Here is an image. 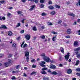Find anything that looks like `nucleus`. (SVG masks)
Segmentation results:
<instances>
[{"label": "nucleus", "instance_id": "20", "mask_svg": "<svg viewBox=\"0 0 80 80\" xmlns=\"http://www.w3.org/2000/svg\"><path fill=\"white\" fill-rule=\"evenodd\" d=\"M39 65H40V66H41L42 67H46V66H45V65L43 64H42V63H39Z\"/></svg>", "mask_w": 80, "mask_h": 80}, {"label": "nucleus", "instance_id": "23", "mask_svg": "<svg viewBox=\"0 0 80 80\" xmlns=\"http://www.w3.org/2000/svg\"><path fill=\"white\" fill-rule=\"evenodd\" d=\"M79 62H80V61L79 60H77L76 61V63L75 65H78L79 64Z\"/></svg>", "mask_w": 80, "mask_h": 80}, {"label": "nucleus", "instance_id": "18", "mask_svg": "<svg viewBox=\"0 0 80 80\" xmlns=\"http://www.w3.org/2000/svg\"><path fill=\"white\" fill-rule=\"evenodd\" d=\"M61 51L62 53H64V49L62 47L60 48Z\"/></svg>", "mask_w": 80, "mask_h": 80}, {"label": "nucleus", "instance_id": "28", "mask_svg": "<svg viewBox=\"0 0 80 80\" xmlns=\"http://www.w3.org/2000/svg\"><path fill=\"white\" fill-rule=\"evenodd\" d=\"M43 80H49V78L48 77H46V78H43Z\"/></svg>", "mask_w": 80, "mask_h": 80}, {"label": "nucleus", "instance_id": "8", "mask_svg": "<svg viewBox=\"0 0 80 80\" xmlns=\"http://www.w3.org/2000/svg\"><path fill=\"white\" fill-rule=\"evenodd\" d=\"M2 28H4L5 29H7V28L6 26L3 25L1 26V27H0V29H2Z\"/></svg>", "mask_w": 80, "mask_h": 80}, {"label": "nucleus", "instance_id": "45", "mask_svg": "<svg viewBox=\"0 0 80 80\" xmlns=\"http://www.w3.org/2000/svg\"><path fill=\"white\" fill-rule=\"evenodd\" d=\"M50 4H52V2L49 1H48V4L50 5Z\"/></svg>", "mask_w": 80, "mask_h": 80}, {"label": "nucleus", "instance_id": "14", "mask_svg": "<svg viewBox=\"0 0 80 80\" xmlns=\"http://www.w3.org/2000/svg\"><path fill=\"white\" fill-rule=\"evenodd\" d=\"M52 75H57L58 74V73L57 72H56V71H54L53 72H52Z\"/></svg>", "mask_w": 80, "mask_h": 80}, {"label": "nucleus", "instance_id": "60", "mask_svg": "<svg viewBox=\"0 0 80 80\" xmlns=\"http://www.w3.org/2000/svg\"><path fill=\"white\" fill-rule=\"evenodd\" d=\"M2 20H5V17H2Z\"/></svg>", "mask_w": 80, "mask_h": 80}, {"label": "nucleus", "instance_id": "3", "mask_svg": "<svg viewBox=\"0 0 80 80\" xmlns=\"http://www.w3.org/2000/svg\"><path fill=\"white\" fill-rule=\"evenodd\" d=\"M70 52H68L67 53V55H65L64 57L65 58V60H66V61H67L68 60L69 58V57L70 56Z\"/></svg>", "mask_w": 80, "mask_h": 80}, {"label": "nucleus", "instance_id": "1", "mask_svg": "<svg viewBox=\"0 0 80 80\" xmlns=\"http://www.w3.org/2000/svg\"><path fill=\"white\" fill-rule=\"evenodd\" d=\"M8 62H5L4 63V66L6 67H8L11 65V64H12L11 63V62H12V60H11L9 59L8 60Z\"/></svg>", "mask_w": 80, "mask_h": 80}, {"label": "nucleus", "instance_id": "24", "mask_svg": "<svg viewBox=\"0 0 80 80\" xmlns=\"http://www.w3.org/2000/svg\"><path fill=\"white\" fill-rule=\"evenodd\" d=\"M59 60H60V61H62V60H63V57L61 56H60L59 58Z\"/></svg>", "mask_w": 80, "mask_h": 80}, {"label": "nucleus", "instance_id": "58", "mask_svg": "<svg viewBox=\"0 0 80 80\" xmlns=\"http://www.w3.org/2000/svg\"><path fill=\"white\" fill-rule=\"evenodd\" d=\"M24 43H25V42H23L22 43V44H21V47H22V46H23V44H24Z\"/></svg>", "mask_w": 80, "mask_h": 80}, {"label": "nucleus", "instance_id": "17", "mask_svg": "<svg viewBox=\"0 0 80 80\" xmlns=\"http://www.w3.org/2000/svg\"><path fill=\"white\" fill-rule=\"evenodd\" d=\"M48 8H49L50 10H52L54 8V7L52 6H50L48 7Z\"/></svg>", "mask_w": 80, "mask_h": 80}, {"label": "nucleus", "instance_id": "29", "mask_svg": "<svg viewBox=\"0 0 80 80\" xmlns=\"http://www.w3.org/2000/svg\"><path fill=\"white\" fill-rule=\"evenodd\" d=\"M40 37L42 39H45V36L44 35H41L40 36Z\"/></svg>", "mask_w": 80, "mask_h": 80}, {"label": "nucleus", "instance_id": "52", "mask_svg": "<svg viewBox=\"0 0 80 80\" xmlns=\"http://www.w3.org/2000/svg\"><path fill=\"white\" fill-rule=\"evenodd\" d=\"M32 68H36L37 67V66L34 65H33L32 66Z\"/></svg>", "mask_w": 80, "mask_h": 80}, {"label": "nucleus", "instance_id": "57", "mask_svg": "<svg viewBox=\"0 0 80 80\" xmlns=\"http://www.w3.org/2000/svg\"><path fill=\"white\" fill-rule=\"evenodd\" d=\"M23 76V77H27V74H26V73H24Z\"/></svg>", "mask_w": 80, "mask_h": 80}, {"label": "nucleus", "instance_id": "33", "mask_svg": "<svg viewBox=\"0 0 80 80\" xmlns=\"http://www.w3.org/2000/svg\"><path fill=\"white\" fill-rule=\"evenodd\" d=\"M11 79L12 80H16L17 78H16L15 76H13L12 77Z\"/></svg>", "mask_w": 80, "mask_h": 80}, {"label": "nucleus", "instance_id": "38", "mask_svg": "<svg viewBox=\"0 0 80 80\" xmlns=\"http://www.w3.org/2000/svg\"><path fill=\"white\" fill-rule=\"evenodd\" d=\"M20 68V65H18L16 66V69H18Z\"/></svg>", "mask_w": 80, "mask_h": 80}, {"label": "nucleus", "instance_id": "12", "mask_svg": "<svg viewBox=\"0 0 80 80\" xmlns=\"http://www.w3.org/2000/svg\"><path fill=\"white\" fill-rule=\"evenodd\" d=\"M28 0V1H31V2L33 1L34 2H35V3H38V0Z\"/></svg>", "mask_w": 80, "mask_h": 80}, {"label": "nucleus", "instance_id": "56", "mask_svg": "<svg viewBox=\"0 0 80 80\" xmlns=\"http://www.w3.org/2000/svg\"><path fill=\"white\" fill-rule=\"evenodd\" d=\"M66 38H70V36H66Z\"/></svg>", "mask_w": 80, "mask_h": 80}, {"label": "nucleus", "instance_id": "42", "mask_svg": "<svg viewBox=\"0 0 80 80\" xmlns=\"http://www.w3.org/2000/svg\"><path fill=\"white\" fill-rule=\"evenodd\" d=\"M27 44H24V45H23L22 46L23 48H25V47H27Z\"/></svg>", "mask_w": 80, "mask_h": 80}, {"label": "nucleus", "instance_id": "43", "mask_svg": "<svg viewBox=\"0 0 80 80\" xmlns=\"http://www.w3.org/2000/svg\"><path fill=\"white\" fill-rule=\"evenodd\" d=\"M31 62H32V63H33V62H35V59H33L32 60Z\"/></svg>", "mask_w": 80, "mask_h": 80}, {"label": "nucleus", "instance_id": "37", "mask_svg": "<svg viewBox=\"0 0 80 80\" xmlns=\"http://www.w3.org/2000/svg\"><path fill=\"white\" fill-rule=\"evenodd\" d=\"M41 15L42 16H45V15H47L44 12L42 13Z\"/></svg>", "mask_w": 80, "mask_h": 80}, {"label": "nucleus", "instance_id": "41", "mask_svg": "<svg viewBox=\"0 0 80 80\" xmlns=\"http://www.w3.org/2000/svg\"><path fill=\"white\" fill-rule=\"evenodd\" d=\"M12 47H16V44L14 43L12 44Z\"/></svg>", "mask_w": 80, "mask_h": 80}, {"label": "nucleus", "instance_id": "61", "mask_svg": "<svg viewBox=\"0 0 80 80\" xmlns=\"http://www.w3.org/2000/svg\"><path fill=\"white\" fill-rule=\"evenodd\" d=\"M62 23V21H59V22H58V24H60V23Z\"/></svg>", "mask_w": 80, "mask_h": 80}, {"label": "nucleus", "instance_id": "47", "mask_svg": "<svg viewBox=\"0 0 80 80\" xmlns=\"http://www.w3.org/2000/svg\"><path fill=\"white\" fill-rule=\"evenodd\" d=\"M24 30H21V31L20 32V33H24Z\"/></svg>", "mask_w": 80, "mask_h": 80}, {"label": "nucleus", "instance_id": "34", "mask_svg": "<svg viewBox=\"0 0 80 80\" xmlns=\"http://www.w3.org/2000/svg\"><path fill=\"white\" fill-rule=\"evenodd\" d=\"M48 25L49 26L52 25H53V23L51 22H48Z\"/></svg>", "mask_w": 80, "mask_h": 80}, {"label": "nucleus", "instance_id": "39", "mask_svg": "<svg viewBox=\"0 0 80 80\" xmlns=\"http://www.w3.org/2000/svg\"><path fill=\"white\" fill-rule=\"evenodd\" d=\"M22 11H18V13L19 14V15H20V14H21V13H22Z\"/></svg>", "mask_w": 80, "mask_h": 80}, {"label": "nucleus", "instance_id": "53", "mask_svg": "<svg viewBox=\"0 0 80 80\" xmlns=\"http://www.w3.org/2000/svg\"><path fill=\"white\" fill-rule=\"evenodd\" d=\"M41 63L42 64H45V62L43 61H41Z\"/></svg>", "mask_w": 80, "mask_h": 80}, {"label": "nucleus", "instance_id": "35", "mask_svg": "<svg viewBox=\"0 0 80 80\" xmlns=\"http://www.w3.org/2000/svg\"><path fill=\"white\" fill-rule=\"evenodd\" d=\"M45 0H40V2L41 3H44V2H45Z\"/></svg>", "mask_w": 80, "mask_h": 80}, {"label": "nucleus", "instance_id": "51", "mask_svg": "<svg viewBox=\"0 0 80 80\" xmlns=\"http://www.w3.org/2000/svg\"><path fill=\"white\" fill-rule=\"evenodd\" d=\"M4 55L3 54H0V58H2V57H3Z\"/></svg>", "mask_w": 80, "mask_h": 80}, {"label": "nucleus", "instance_id": "15", "mask_svg": "<svg viewBox=\"0 0 80 80\" xmlns=\"http://www.w3.org/2000/svg\"><path fill=\"white\" fill-rule=\"evenodd\" d=\"M79 50H80V47L74 49V51L75 52H78V51H79Z\"/></svg>", "mask_w": 80, "mask_h": 80}, {"label": "nucleus", "instance_id": "55", "mask_svg": "<svg viewBox=\"0 0 80 80\" xmlns=\"http://www.w3.org/2000/svg\"><path fill=\"white\" fill-rule=\"evenodd\" d=\"M22 2H23V3L26 2L27 0H21Z\"/></svg>", "mask_w": 80, "mask_h": 80}, {"label": "nucleus", "instance_id": "30", "mask_svg": "<svg viewBox=\"0 0 80 80\" xmlns=\"http://www.w3.org/2000/svg\"><path fill=\"white\" fill-rule=\"evenodd\" d=\"M78 52H74L73 54V55H77V54H78Z\"/></svg>", "mask_w": 80, "mask_h": 80}, {"label": "nucleus", "instance_id": "50", "mask_svg": "<svg viewBox=\"0 0 80 80\" xmlns=\"http://www.w3.org/2000/svg\"><path fill=\"white\" fill-rule=\"evenodd\" d=\"M77 32L78 33V35H80V30L78 31Z\"/></svg>", "mask_w": 80, "mask_h": 80}, {"label": "nucleus", "instance_id": "40", "mask_svg": "<svg viewBox=\"0 0 80 80\" xmlns=\"http://www.w3.org/2000/svg\"><path fill=\"white\" fill-rule=\"evenodd\" d=\"M5 2V1H4V0H2V1H0V3H2V4L3 3Z\"/></svg>", "mask_w": 80, "mask_h": 80}, {"label": "nucleus", "instance_id": "9", "mask_svg": "<svg viewBox=\"0 0 80 80\" xmlns=\"http://www.w3.org/2000/svg\"><path fill=\"white\" fill-rule=\"evenodd\" d=\"M50 68H56V66H55V65H51L50 67Z\"/></svg>", "mask_w": 80, "mask_h": 80}, {"label": "nucleus", "instance_id": "36", "mask_svg": "<svg viewBox=\"0 0 80 80\" xmlns=\"http://www.w3.org/2000/svg\"><path fill=\"white\" fill-rule=\"evenodd\" d=\"M21 25L20 23H18L17 25L16 26V27H20Z\"/></svg>", "mask_w": 80, "mask_h": 80}, {"label": "nucleus", "instance_id": "6", "mask_svg": "<svg viewBox=\"0 0 80 80\" xmlns=\"http://www.w3.org/2000/svg\"><path fill=\"white\" fill-rule=\"evenodd\" d=\"M72 32V30L70 29H68L67 31V33L68 34H70Z\"/></svg>", "mask_w": 80, "mask_h": 80}, {"label": "nucleus", "instance_id": "11", "mask_svg": "<svg viewBox=\"0 0 80 80\" xmlns=\"http://www.w3.org/2000/svg\"><path fill=\"white\" fill-rule=\"evenodd\" d=\"M8 35H9V36H12V35H13L12 32V31L8 32Z\"/></svg>", "mask_w": 80, "mask_h": 80}, {"label": "nucleus", "instance_id": "2", "mask_svg": "<svg viewBox=\"0 0 80 80\" xmlns=\"http://www.w3.org/2000/svg\"><path fill=\"white\" fill-rule=\"evenodd\" d=\"M43 59H44V61L46 62H49L50 60V59L47 56L43 58Z\"/></svg>", "mask_w": 80, "mask_h": 80}, {"label": "nucleus", "instance_id": "4", "mask_svg": "<svg viewBox=\"0 0 80 80\" xmlns=\"http://www.w3.org/2000/svg\"><path fill=\"white\" fill-rule=\"evenodd\" d=\"M30 38V36L28 34H27L25 36V38L27 39V40H29Z\"/></svg>", "mask_w": 80, "mask_h": 80}, {"label": "nucleus", "instance_id": "59", "mask_svg": "<svg viewBox=\"0 0 80 80\" xmlns=\"http://www.w3.org/2000/svg\"><path fill=\"white\" fill-rule=\"evenodd\" d=\"M77 71H78V72H80V68H78L77 69Z\"/></svg>", "mask_w": 80, "mask_h": 80}, {"label": "nucleus", "instance_id": "22", "mask_svg": "<svg viewBox=\"0 0 80 80\" xmlns=\"http://www.w3.org/2000/svg\"><path fill=\"white\" fill-rule=\"evenodd\" d=\"M35 7V6H32L31 7V8L29 9L30 10H33V8H34Z\"/></svg>", "mask_w": 80, "mask_h": 80}, {"label": "nucleus", "instance_id": "16", "mask_svg": "<svg viewBox=\"0 0 80 80\" xmlns=\"http://www.w3.org/2000/svg\"><path fill=\"white\" fill-rule=\"evenodd\" d=\"M25 56V57H28V56H29V52L28 51L26 52Z\"/></svg>", "mask_w": 80, "mask_h": 80}, {"label": "nucleus", "instance_id": "48", "mask_svg": "<svg viewBox=\"0 0 80 80\" xmlns=\"http://www.w3.org/2000/svg\"><path fill=\"white\" fill-rule=\"evenodd\" d=\"M11 15V13L8 12V13L7 16L8 17H10Z\"/></svg>", "mask_w": 80, "mask_h": 80}, {"label": "nucleus", "instance_id": "49", "mask_svg": "<svg viewBox=\"0 0 80 80\" xmlns=\"http://www.w3.org/2000/svg\"><path fill=\"white\" fill-rule=\"evenodd\" d=\"M40 8H43V7H44V5H43V4H42L40 5Z\"/></svg>", "mask_w": 80, "mask_h": 80}, {"label": "nucleus", "instance_id": "63", "mask_svg": "<svg viewBox=\"0 0 80 80\" xmlns=\"http://www.w3.org/2000/svg\"><path fill=\"white\" fill-rule=\"evenodd\" d=\"M77 74L78 76H80V73H77Z\"/></svg>", "mask_w": 80, "mask_h": 80}, {"label": "nucleus", "instance_id": "13", "mask_svg": "<svg viewBox=\"0 0 80 80\" xmlns=\"http://www.w3.org/2000/svg\"><path fill=\"white\" fill-rule=\"evenodd\" d=\"M67 73L68 74H70L72 73V70L71 69H68L67 72Z\"/></svg>", "mask_w": 80, "mask_h": 80}, {"label": "nucleus", "instance_id": "5", "mask_svg": "<svg viewBox=\"0 0 80 80\" xmlns=\"http://www.w3.org/2000/svg\"><path fill=\"white\" fill-rule=\"evenodd\" d=\"M73 45L74 47H77V46L78 45V42L77 41H75L74 42Z\"/></svg>", "mask_w": 80, "mask_h": 80}, {"label": "nucleus", "instance_id": "21", "mask_svg": "<svg viewBox=\"0 0 80 80\" xmlns=\"http://www.w3.org/2000/svg\"><path fill=\"white\" fill-rule=\"evenodd\" d=\"M56 36H54L52 38V40L53 42H55V40H56Z\"/></svg>", "mask_w": 80, "mask_h": 80}, {"label": "nucleus", "instance_id": "26", "mask_svg": "<svg viewBox=\"0 0 80 80\" xmlns=\"http://www.w3.org/2000/svg\"><path fill=\"white\" fill-rule=\"evenodd\" d=\"M55 7H56V8H60V6L57 5H55Z\"/></svg>", "mask_w": 80, "mask_h": 80}, {"label": "nucleus", "instance_id": "44", "mask_svg": "<svg viewBox=\"0 0 80 80\" xmlns=\"http://www.w3.org/2000/svg\"><path fill=\"white\" fill-rule=\"evenodd\" d=\"M52 33L54 34V35H57V34H58V33L57 32H52Z\"/></svg>", "mask_w": 80, "mask_h": 80}, {"label": "nucleus", "instance_id": "27", "mask_svg": "<svg viewBox=\"0 0 80 80\" xmlns=\"http://www.w3.org/2000/svg\"><path fill=\"white\" fill-rule=\"evenodd\" d=\"M78 58H80V53H78L77 55V57Z\"/></svg>", "mask_w": 80, "mask_h": 80}, {"label": "nucleus", "instance_id": "54", "mask_svg": "<svg viewBox=\"0 0 80 80\" xmlns=\"http://www.w3.org/2000/svg\"><path fill=\"white\" fill-rule=\"evenodd\" d=\"M36 72H32L31 74V75H34V74H35L36 73Z\"/></svg>", "mask_w": 80, "mask_h": 80}, {"label": "nucleus", "instance_id": "31", "mask_svg": "<svg viewBox=\"0 0 80 80\" xmlns=\"http://www.w3.org/2000/svg\"><path fill=\"white\" fill-rule=\"evenodd\" d=\"M48 68H44L41 69L42 70L45 71L47 70Z\"/></svg>", "mask_w": 80, "mask_h": 80}, {"label": "nucleus", "instance_id": "64", "mask_svg": "<svg viewBox=\"0 0 80 80\" xmlns=\"http://www.w3.org/2000/svg\"><path fill=\"white\" fill-rule=\"evenodd\" d=\"M77 24V22H74V23L73 24V25H76Z\"/></svg>", "mask_w": 80, "mask_h": 80}, {"label": "nucleus", "instance_id": "46", "mask_svg": "<svg viewBox=\"0 0 80 80\" xmlns=\"http://www.w3.org/2000/svg\"><path fill=\"white\" fill-rule=\"evenodd\" d=\"M29 60V57H27L26 58V60H27V62H28Z\"/></svg>", "mask_w": 80, "mask_h": 80}, {"label": "nucleus", "instance_id": "62", "mask_svg": "<svg viewBox=\"0 0 80 80\" xmlns=\"http://www.w3.org/2000/svg\"><path fill=\"white\" fill-rule=\"evenodd\" d=\"M20 37H19L17 38V40H20Z\"/></svg>", "mask_w": 80, "mask_h": 80}, {"label": "nucleus", "instance_id": "25", "mask_svg": "<svg viewBox=\"0 0 80 80\" xmlns=\"http://www.w3.org/2000/svg\"><path fill=\"white\" fill-rule=\"evenodd\" d=\"M51 15H55V12L54 11H52L51 12Z\"/></svg>", "mask_w": 80, "mask_h": 80}, {"label": "nucleus", "instance_id": "19", "mask_svg": "<svg viewBox=\"0 0 80 80\" xmlns=\"http://www.w3.org/2000/svg\"><path fill=\"white\" fill-rule=\"evenodd\" d=\"M41 56L42 57V58L43 59V58L45 57H46V56H45V54L44 53H42V54H41Z\"/></svg>", "mask_w": 80, "mask_h": 80}, {"label": "nucleus", "instance_id": "10", "mask_svg": "<svg viewBox=\"0 0 80 80\" xmlns=\"http://www.w3.org/2000/svg\"><path fill=\"white\" fill-rule=\"evenodd\" d=\"M68 15H69L70 16H72V17H75V15L73 13H68Z\"/></svg>", "mask_w": 80, "mask_h": 80}, {"label": "nucleus", "instance_id": "7", "mask_svg": "<svg viewBox=\"0 0 80 80\" xmlns=\"http://www.w3.org/2000/svg\"><path fill=\"white\" fill-rule=\"evenodd\" d=\"M40 73H42V74L43 75H45L47 73L45 71L43 70H42L41 71Z\"/></svg>", "mask_w": 80, "mask_h": 80}, {"label": "nucleus", "instance_id": "32", "mask_svg": "<svg viewBox=\"0 0 80 80\" xmlns=\"http://www.w3.org/2000/svg\"><path fill=\"white\" fill-rule=\"evenodd\" d=\"M32 30L34 31H37V28L35 27H33Z\"/></svg>", "mask_w": 80, "mask_h": 80}]
</instances>
